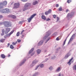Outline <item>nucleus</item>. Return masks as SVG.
<instances>
[{"label":"nucleus","instance_id":"b1692460","mask_svg":"<svg viewBox=\"0 0 76 76\" xmlns=\"http://www.w3.org/2000/svg\"><path fill=\"white\" fill-rule=\"evenodd\" d=\"M68 37V36L66 38V39L64 41V44H63V45H65V44L66 43V40H67V39Z\"/></svg>","mask_w":76,"mask_h":76},{"label":"nucleus","instance_id":"4c0bfd02","mask_svg":"<svg viewBox=\"0 0 76 76\" xmlns=\"http://www.w3.org/2000/svg\"><path fill=\"white\" fill-rule=\"evenodd\" d=\"M59 6V5H58V4H56V7H58Z\"/></svg>","mask_w":76,"mask_h":76},{"label":"nucleus","instance_id":"9b49d317","mask_svg":"<svg viewBox=\"0 0 76 76\" xmlns=\"http://www.w3.org/2000/svg\"><path fill=\"white\" fill-rule=\"evenodd\" d=\"M73 58L72 57L69 60V62L67 63V64H69V66H70V64H71V63H70V62H71L72 60H73Z\"/></svg>","mask_w":76,"mask_h":76},{"label":"nucleus","instance_id":"393cba45","mask_svg":"<svg viewBox=\"0 0 76 76\" xmlns=\"http://www.w3.org/2000/svg\"><path fill=\"white\" fill-rule=\"evenodd\" d=\"M16 44H17V41L16 42H13L12 43V44L13 45H15Z\"/></svg>","mask_w":76,"mask_h":76},{"label":"nucleus","instance_id":"412c9836","mask_svg":"<svg viewBox=\"0 0 76 76\" xmlns=\"http://www.w3.org/2000/svg\"><path fill=\"white\" fill-rule=\"evenodd\" d=\"M59 11H62L63 9L61 7H60L58 9Z\"/></svg>","mask_w":76,"mask_h":76},{"label":"nucleus","instance_id":"ea45409f","mask_svg":"<svg viewBox=\"0 0 76 76\" xmlns=\"http://www.w3.org/2000/svg\"><path fill=\"white\" fill-rule=\"evenodd\" d=\"M60 39H59V38L58 37H57L56 39V40L57 41H58V40H59Z\"/></svg>","mask_w":76,"mask_h":76},{"label":"nucleus","instance_id":"4d7b16f0","mask_svg":"<svg viewBox=\"0 0 76 76\" xmlns=\"http://www.w3.org/2000/svg\"><path fill=\"white\" fill-rule=\"evenodd\" d=\"M22 36H23V37H24V35H22Z\"/></svg>","mask_w":76,"mask_h":76},{"label":"nucleus","instance_id":"72a5a7b5","mask_svg":"<svg viewBox=\"0 0 76 76\" xmlns=\"http://www.w3.org/2000/svg\"><path fill=\"white\" fill-rule=\"evenodd\" d=\"M28 0H21L22 1H23L24 2H25V1H26Z\"/></svg>","mask_w":76,"mask_h":76},{"label":"nucleus","instance_id":"79ce46f5","mask_svg":"<svg viewBox=\"0 0 76 76\" xmlns=\"http://www.w3.org/2000/svg\"><path fill=\"white\" fill-rule=\"evenodd\" d=\"M1 35H2V36H3V35H4V33H2L1 34Z\"/></svg>","mask_w":76,"mask_h":76},{"label":"nucleus","instance_id":"39448f33","mask_svg":"<svg viewBox=\"0 0 76 76\" xmlns=\"http://www.w3.org/2000/svg\"><path fill=\"white\" fill-rule=\"evenodd\" d=\"M29 6V4L27 3L24 6L23 11H25V10H28V6Z\"/></svg>","mask_w":76,"mask_h":76},{"label":"nucleus","instance_id":"09e8293b","mask_svg":"<svg viewBox=\"0 0 76 76\" xmlns=\"http://www.w3.org/2000/svg\"><path fill=\"white\" fill-rule=\"evenodd\" d=\"M8 45L7 46V47H8L10 45V43H8L7 44Z\"/></svg>","mask_w":76,"mask_h":76},{"label":"nucleus","instance_id":"7c9ffc66","mask_svg":"<svg viewBox=\"0 0 76 76\" xmlns=\"http://www.w3.org/2000/svg\"><path fill=\"white\" fill-rule=\"evenodd\" d=\"M52 69H53V67L52 66H51L49 68V69L50 70H51Z\"/></svg>","mask_w":76,"mask_h":76},{"label":"nucleus","instance_id":"473e14b6","mask_svg":"<svg viewBox=\"0 0 76 76\" xmlns=\"http://www.w3.org/2000/svg\"><path fill=\"white\" fill-rule=\"evenodd\" d=\"M4 32H5V30H4V29H3L2 30V32L4 33Z\"/></svg>","mask_w":76,"mask_h":76},{"label":"nucleus","instance_id":"f3484780","mask_svg":"<svg viewBox=\"0 0 76 76\" xmlns=\"http://www.w3.org/2000/svg\"><path fill=\"white\" fill-rule=\"evenodd\" d=\"M42 19H44V20H46V17L45 16L42 15Z\"/></svg>","mask_w":76,"mask_h":76},{"label":"nucleus","instance_id":"1a4fd4ad","mask_svg":"<svg viewBox=\"0 0 76 76\" xmlns=\"http://www.w3.org/2000/svg\"><path fill=\"white\" fill-rule=\"evenodd\" d=\"M10 31V28H7L6 29L5 31V34H7Z\"/></svg>","mask_w":76,"mask_h":76},{"label":"nucleus","instance_id":"864d4df0","mask_svg":"<svg viewBox=\"0 0 76 76\" xmlns=\"http://www.w3.org/2000/svg\"><path fill=\"white\" fill-rule=\"evenodd\" d=\"M70 16V14H68V16H67L68 17V16Z\"/></svg>","mask_w":76,"mask_h":76},{"label":"nucleus","instance_id":"8fccbe9b","mask_svg":"<svg viewBox=\"0 0 76 76\" xmlns=\"http://www.w3.org/2000/svg\"><path fill=\"white\" fill-rule=\"evenodd\" d=\"M3 18V16L2 15H0V19H1Z\"/></svg>","mask_w":76,"mask_h":76},{"label":"nucleus","instance_id":"3c124183","mask_svg":"<svg viewBox=\"0 0 76 76\" xmlns=\"http://www.w3.org/2000/svg\"><path fill=\"white\" fill-rule=\"evenodd\" d=\"M58 76H61V73H59V75H58Z\"/></svg>","mask_w":76,"mask_h":76},{"label":"nucleus","instance_id":"49530a36","mask_svg":"<svg viewBox=\"0 0 76 76\" xmlns=\"http://www.w3.org/2000/svg\"><path fill=\"white\" fill-rule=\"evenodd\" d=\"M18 42H21V40H20V39H18Z\"/></svg>","mask_w":76,"mask_h":76},{"label":"nucleus","instance_id":"603ef678","mask_svg":"<svg viewBox=\"0 0 76 76\" xmlns=\"http://www.w3.org/2000/svg\"><path fill=\"white\" fill-rule=\"evenodd\" d=\"M68 11H69V10L67 9L66 10V12H68Z\"/></svg>","mask_w":76,"mask_h":76},{"label":"nucleus","instance_id":"4468645a","mask_svg":"<svg viewBox=\"0 0 76 76\" xmlns=\"http://www.w3.org/2000/svg\"><path fill=\"white\" fill-rule=\"evenodd\" d=\"M37 4H38V1H35L33 3V5H36Z\"/></svg>","mask_w":76,"mask_h":76},{"label":"nucleus","instance_id":"a19ab883","mask_svg":"<svg viewBox=\"0 0 76 76\" xmlns=\"http://www.w3.org/2000/svg\"><path fill=\"white\" fill-rule=\"evenodd\" d=\"M39 66L38 65L37 66V67H36L35 69V70H37V69H38V67H39Z\"/></svg>","mask_w":76,"mask_h":76},{"label":"nucleus","instance_id":"a211bd4d","mask_svg":"<svg viewBox=\"0 0 76 76\" xmlns=\"http://www.w3.org/2000/svg\"><path fill=\"white\" fill-rule=\"evenodd\" d=\"M60 70H61V68L60 67H58L57 68L56 71V72H60Z\"/></svg>","mask_w":76,"mask_h":76},{"label":"nucleus","instance_id":"dca6fc26","mask_svg":"<svg viewBox=\"0 0 76 76\" xmlns=\"http://www.w3.org/2000/svg\"><path fill=\"white\" fill-rule=\"evenodd\" d=\"M34 48H32L31 50L29 51V54H31L32 52V51H34Z\"/></svg>","mask_w":76,"mask_h":76},{"label":"nucleus","instance_id":"2f4dec72","mask_svg":"<svg viewBox=\"0 0 76 76\" xmlns=\"http://www.w3.org/2000/svg\"><path fill=\"white\" fill-rule=\"evenodd\" d=\"M67 2L68 3H70V2H71V0H68L67 1Z\"/></svg>","mask_w":76,"mask_h":76},{"label":"nucleus","instance_id":"f03ea898","mask_svg":"<svg viewBox=\"0 0 76 76\" xmlns=\"http://www.w3.org/2000/svg\"><path fill=\"white\" fill-rule=\"evenodd\" d=\"M20 7V3L19 2L15 3L14 4L13 9H18Z\"/></svg>","mask_w":76,"mask_h":76},{"label":"nucleus","instance_id":"c9c22d12","mask_svg":"<svg viewBox=\"0 0 76 76\" xmlns=\"http://www.w3.org/2000/svg\"><path fill=\"white\" fill-rule=\"evenodd\" d=\"M57 34V33L55 32L53 34L54 35H56Z\"/></svg>","mask_w":76,"mask_h":76},{"label":"nucleus","instance_id":"6ab92c4d","mask_svg":"<svg viewBox=\"0 0 76 76\" xmlns=\"http://www.w3.org/2000/svg\"><path fill=\"white\" fill-rule=\"evenodd\" d=\"M5 40V39H2L0 40V41L1 42H4V41Z\"/></svg>","mask_w":76,"mask_h":76},{"label":"nucleus","instance_id":"423d86ee","mask_svg":"<svg viewBox=\"0 0 76 76\" xmlns=\"http://www.w3.org/2000/svg\"><path fill=\"white\" fill-rule=\"evenodd\" d=\"M2 12L3 13H6L10 12V10L9 9H5L3 10Z\"/></svg>","mask_w":76,"mask_h":76},{"label":"nucleus","instance_id":"37998d69","mask_svg":"<svg viewBox=\"0 0 76 76\" xmlns=\"http://www.w3.org/2000/svg\"><path fill=\"white\" fill-rule=\"evenodd\" d=\"M50 20V18H48L46 20V21H49V20Z\"/></svg>","mask_w":76,"mask_h":76},{"label":"nucleus","instance_id":"2eb2a0df","mask_svg":"<svg viewBox=\"0 0 76 76\" xmlns=\"http://www.w3.org/2000/svg\"><path fill=\"white\" fill-rule=\"evenodd\" d=\"M10 17H11V18H13V19H15L16 18V16L13 15H9Z\"/></svg>","mask_w":76,"mask_h":76},{"label":"nucleus","instance_id":"6e6d98bb","mask_svg":"<svg viewBox=\"0 0 76 76\" xmlns=\"http://www.w3.org/2000/svg\"><path fill=\"white\" fill-rule=\"evenodd\" d=\"M13 3V2L12 3H11V4H12Z\"/></svg>","mask_w":76,"mask_h":76},{"label":"nucleus","instance_id":"a18cd8bd","mask_svg":"<svg viewBox=\"0 0 76 76\" xmlns=\"http://www.w3.org/2000/svg\"><path fill=\"white\" fill-rule=\"evenodd\" d=\"M49 40H50V38H48V39L47 40V42H45V43H46L48 41H49Z\"/></svg>","mask_w":76,"mask_h":76},{"label":"nucleus","instance_id":"c756f323","mask_svg":"<svg viewBox=\"0 0 76 76\" xmlns=\"http://www.w3.org/2000/svg\"><path fill=\"white\" fill-rule=\"evenodd\" d=\"M39 66H40V67H44V64H40Z\"/></svg>","mask_w":76,"mask_h":76},{"label":"nucleus","instance_id":"f257e3e1","mask_svg":"<svg viewBox=\"0 0 76 76\" xmlns=\"http://www.w3.org/2000/svg\"><path fill=\"white\" fill-rule=\"evenodd\" d=\"M4 25L5 27H10L12 24L8 22H4L3 23H0V25Z\"/></svg>","mask_w":76,"mask_h":76},{"label":"nucleus","instance_id":"7ed1b4c3","mask_svg":"<svg viewBox=\"0 0 76 76\" xmlns=\"http://www.w3.org/2000/svg\"><path fill=\"white\" fill-rule=\"evenodd\" d=\"M7 5V1H4L3 3H0V9L2 8L3 6H6Z\"/></svg>","mask_w":76,"mask_h":76},{"label":"nucleus","instance_id":"58836bf2","mask_svg":"<svg viewBox=\"0 0 76 76\" xmlns=\"http://www.w3.org/2000/svg\"><path fill=\"white\" fill-rule=\"evenodd\" d=\"M53 18H56V15H53Z\"/></svg>","mask_w":76,"mask_h":76},{"label":"nucleus","instance_id":"5701e85b","mask_svg":"<svg viewBox=\"0 0 76 76\" xmlns=\"http://www.w3.org/2000/svg\"><path fill=\"white\" fill-rule=\"evenodd\" d=\"M73 69L74 70H76V65H74L73 67Z\"/></svg>","mask_w":76,"mask_h":76},{"label":"nucleus","instance_id":"4be33fe9","mask_svg":"<svg viewBox=\"0 0 76 76\" xmlns=\"http://www.w3.org/2000/svg\"><path fill=\"white\" fill-rule=\"evenodd\" d=\"M10 48H11V49H13V48H14V47L12 45H10Z\"/></svg>","mask_w":76,"mask_h":76},{"label":"nucleus","instance_id":"bb28decb","mask_svg":"<svg viewBox=\"0 0 76 76\" xmlns=\"http://www.w3.org/2000/svg\"><path fill=\"white\" fill-rule=\"evenodd\" d=\"M48 12V13L49 14H50V13H51V10L49 9Z\"/></svg>","mask_w":76,"mask_h":76},{"label":"nucleus","instance_id":"bf43d9fd","mask_svg":"<svg viewBox=\"0 0 76 76\" xmlns=\"http://www.w3.org/2000/svg\"><path fill=\"white\" fill-rule=\"evenodd\" d=\"M34 53L33 54V55H34Z\"/></svg>","mask_w":76,"mask_h":76},{"label":"nucleus","instance_id":"cd10ccee","mask_svg":"<svg viewBox=\"0 0 76 76\" xmlns=\"http://www.w3.org/2000/svg\"><path fill=\"white\" fill-rule=\"evenodd\" d=\"M49 14V13H48V11H46L45 12V15H48Z\"/></svg>","mask_w":76,"mask_h":76},{"label":"nucleus","instance_id":"c85d7f7f","mask_svg":"<svg viewBox=\"0 0 76 76\" xmlns=\"http://www.w3.org/2000/svg\"><path fill=\"white\" fill-rule=\"evenodd\" d=\"M70 55H66L65 56V58H67Z\"/></svg>","mask_w":76,"mask_h":76},{"label":"nucleus","instance_id":"0eeeda50","mask_svg":"<svg viewBox=\"0 0 76 76\" xmlns=\"http://www.w3.org/2000/svg\"><path fill=\"white\" fill-rule=\"evenodd\" d=\"M50 32L49 31H48L47 32L46 35L43 38V39H47L48 37L50 36Z\"/></svg>","mask_w":76,"mask_h":76},{"label":"nucleus","instance_id":"c03bdc74","mask_svg":"<svg viewBox=\"0 0 76 76\" xmlns=\"http://www.w3.org/2000/svg\"><path fill=\"white\" fill-rule=\"evenodd\" d=\"M24 31V30H23L21 32V34H22Z\"/></svg>","mask_w":76,"mask_h":76},{"label":"nucleus","instance_id":"6e6552de","mask_svg":"<svg viewBox=\"0 0 76 76\" xmlns=\"http://www.w3.org/2000/svg\"><path fill=\"white\" fill-rule=\"evenodd\" d=\"M75 37V34H73L69 40V42H68V44H69V42H71L73 40V37Z\"/></svg>","mask_w":76,"mask_h":76},{"label":"nucleus","instance_id":"13d9d810","mask_svg":"<svg viewBox=\"0 0 76 76\" xmlns=\"http://www.w3.org/2000/svg\"><path fill=\"white\" fill-rule=\"evenodd\" d=\"M62 76H64V75H63V74H62Z\"/></svg>","mask_w":76,"mask_h":76},{"label":"nucleus","instance_id":"aec40b11","mask_svg":"<svg viewBox=\"0 0 76 76\" xmlns=\"http://www.w3.org/2000/svg\"><path fill=\"white\" fill-rule=\"evenodd\" d=\"M41 50H37V52L38 54H39L41 53Z\"/></svg>","mask_w":76,"mask_h":76},{"label":"nucleus","instance_id":"de8ad7c7","mask_svg":"<svg viewBox=\"0 0 76 76\" xmlns=\"http://www.w3.org/2000/svg\"><path fill=\"white\" fill-rule=\"evenodd\" d=\"M57 21H58V20H59V19H60L59 18L57 17Z\"/></svg>","mask_w":76,"mask_h":76},{"label":"nucleus","instance_id":"9d476101","mask_svg":"<svg viewBox=\"0 0 76 76\" xmlns=\"http://www.w3.org/2000/svg\"><path fill=\"white\" fill-rule=\"evenodd\" d=\"M14 30H12L11 31L10 33L9 34H7V37H10L11 35L14 32Z\"/></svg>","mask_w":76,"mask_h":76},{"label":"nucleus","instance_id":"ddd939ff","mask_svg":"<svg viewBox=\"0 0 76 76\" xmlns=\"http://www.w3.org/2000/svg\"><path fill=\"white\" fill-rule=\"evenodd\" d=\"M1 57L2 58H6V56L4 54H2L1 55Z\"/></svg>","mask_w":76,"mask_h":76},{"label":"nucleus","instance_id":"5fc2aeb1","mask_svg":"<svg viewBox=\"0 0 76 76\" xmlns=\"http://www.w3.org/2000/svg\"><path fill=\"white\" fill-rule=\"evenodd\" d=\"M10 55H9L8 56V57H10Z\"/></svg>","mask_w":76,"mask_h":76},{"label":"nucleus","instance_id":"a878e982","mask_svg":"<svg viewBox=\"0 0 76 76\" xmlns=\"http://www.w3.org/2000/svg\"><path fill=\"white\" fill-rule=\"evenodd\" d=\"M20 34V32H17V33L16 36H17V37H19V36Z\"/></svg>","mask_w":76,"mask_h":76},{"label":"nucleus","instance_id":"e433bc0d","mask_svg":"<svg viewBox=\"0 0 76 76\" xmlns=\"http://www.w3.org/2000/svg\"><path fill=\"white\" fill-rule=\"evenodd\" d=\"M26 61V60H25L24 61H23L22 63L21 64H24L25 62Z\"/></svg>","mask_w":76,"mask_h":76},{"label":"nucleus","instance_id":"f8f14e48","mask_svg":"<svg viewBox=\"0 0 76 76\" xmlns=\"http://www.w3.org/2000/svg\"><path fill=\"white\" fill-rule=\"evenodd\" d=\"M43 41L42 40L40 41L38 44V46H39V45H42V43H43Z\"/></svg>","mask_w":76,"mask_h":76},{"label":"nucleus","instance_id":"f704fd0d","mask_svg":"<svg viewBox=\"0 0 76 76\" xmlns=\"http://www.w3.org/2000/svg\"><path fill=\"white\" fill-rule=\"evenodd\" d=\"M34 63H35H35H37V61H33V64H34Z\"/></svg>","mask_w":76,"mask_h":76},{"label":"nucleus","instance_id":"052dcab7","mask_svg":"<svg viewBox=\"0 0 76 76\" xmlns=\"http://www.w3.org/2000/svg\"><path fill=\"white\" fill-rule=\"evenodd\" d=\"M32 56V55H31V56Z\"/></svg>","mask_w":76,"mask_h":76},{"label":"nucleus","instance_id":"20e7f679","mask_svg":"<svg viewBox=\"0 0 76 76\" xmlns=\"http://www.w3.org/2000/svg\"><path fill=\"white\" fill-rule=\"evenodd\" d=\"M36 15H37L36 14H34L31 16L30 18H28L27 19L28 22H31V21L32 19Z\"/></svg>","mask_w":76,"mask_h":76}]
</instances>
